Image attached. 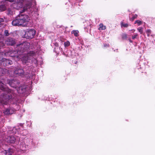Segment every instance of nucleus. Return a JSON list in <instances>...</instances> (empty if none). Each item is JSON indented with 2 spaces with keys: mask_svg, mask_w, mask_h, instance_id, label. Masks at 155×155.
Instances as JSON below:
<instances>
[{
  "mask_svg": "<svg viewBox=\"0 0 155 155\" xmlns=\"http://www.w3.org/2000/svg\"><path fill=\"white\" fill-rule=\"evenodd\" d=\"M28 8L29 5H27L23 8V9L20 11V13L16 18L12 22V24L14 26H25L28 24V15H24L22 13L25 12Z\"/></svg>",
  "mask_w": 155,
  "mask_h": 155,
  "instance_id": "f257e3e1",
  "label": "nucleus"
},
{
  "mask_svg": "<svg viewBox=\"0 0 155 155\" xmlns=\"http://www.w3.org/2000/svg\"><path fill=\"white\" fill-rule=\"evenodd\" d=\"M38 52L37 51H30V59L31 60V63L34 67H36L38 61L36 58L38 56Z\"/></svg>",
  "mask_w": 155,
  "mask_h": 155,
  "instance_id": "f03ea898",
  "label": "nucleus"
},
{
  "mask_svg": "<svg viewBox=\"0 0 155 155\" xmlns=\"http://www.w3.org/2000/svg\"><path fill=\"white\" fill-rule=\"evenodd\" d=\"M12 2L14 3L12 4L11 6L12 8L16 9H19L23 6V3L24 2V0H13Z\"/></svg>",
  "mask_w": 155,
  "mask_h": 155,
  "instance_id": "7ed1b4c3",
  "label": "nucleus"
},
{
  "mask_svg": "<svg viewBox=\"0 0 155 155\" xmlns=\"http://www.w3.org/2000/svg\"><path fill=\"white\" fill-rule=\"evenodd\" d=\"M12 2L14 3L12 4L11 6L12 8L16 9H19L23 6V3L24 2V0H13Z\"/></svg>",
  "mask_w": 155,
  "mask_h": 155,
  "instance_id": "20e7f679",
  "label": "nucleus"
},
{
  "mask_svg": "<svg viewBox=\"0 0 155 155\" xmlns=\"http://www.w3.org/2000/svg\"><path fill=\"white\" fill-rule=\"evenodd\" d=\"M13 1V0H3L2 1L1 5H0V11H3L6 9L8 2H12Z\"/></svg>",
  "mask_w": 155,
  "mask_h": 155,
  "instance_id": "39448f33",
  "label": "nucleus"
},
{
  "mask_svg": "<svg viewBox=\"0 0 155 155\" xmlns=\"http://www.w3.org/2000/svg\"><path fill=\"white\" fill-rule=\"evenodd\" d=\"M15 140V138L13 136H8L6 138L5 140L7 142L13 143Z\"/></svg>",
  "mask_w": 155,
  "mask_h": 155,
  "instance_id": "423d86ee",
  "label": "nucleus"
},
{
  "mask_svg": "<svg viewBox=\"0 0 155 155\" xmlns=\"http://www.w3.org/2000/svg\"><path fill=\"white\" fill-rule=\"evenodd\" d=\"M15 111V110L14 109H6L4 110L3 113L5 114L8 115L13 114Z\"/></svg>",
  "mask_w": 155,
  "mask_h": 155,
  "instance_id": "0eeeda50",
  "label": "nucleus"
},
{
  "mask_svg": "<svg viewBox=\"0 0 155 155\" xmlns=\"http://www.w3.org/2000/svg\"><path fill=\"white\" fill-rule=\"evenodd\" d=\"M6 44L9 45H12L15 43V41L11 38H8L5 42Z\"/></svg>",
  "mask_w": 155,
  "mask_h": 155,
  "instance_id": "6e6552de",
  "label": "nucleus"
},
{
  "mask_svg": "<svg viewBox=\"0 0 155 155\" xmlns=\"http://www.w3.org/2000/svg\"><path fill=\"white\" fill-rule=\"evenodd\" d=\"M36 33V32L35 30L30 29V38H33Z\"/></svg>",
  "mask_w": 155,
  "mask_h": 155,
  "instance_id": "1a4fd4ad",
  "label": "nucleus"
},
{
  "mask_svg": "<svg viewBox=\"0 0 155 155\" xmlns=\"http://www.w3.org/2000/svg\"><path fill=\"white\" fill-rule=\"evenodd\" d=\"M11 98V96L8 93V94H6L5 95H4L3 100H4V99H6V100H8Z\"/></svg>",
  "mask_w": 155,
  "mask_h": 155,
  "instance_id": "9d476101",
  "label": "nucleus"
},
{
  "mask_svg": "<svg viewBox=\"0 0 155 155\" xmlns=\"http://www.w3.org/2000/svg\"><path fill=\"white\" fill-rule=\"evenodd\" d=\"M23 70L21 69H18V71L15 70L14 71V73L15 74L21 75L22 74Z\"/></svg>",
  "mask_w": 155,
  "mask_h": 155,
  "instance_id": "9b49d317",
  "label": "nucleus"
},
{
  "mask_svg": "<svg viewBox=\"0 0 155 155\" xmlns=\"http://www.w3.org/2000/svg\"><path fill=\"white\" fill-rule=\"evenodd\" d=\"M98 29L99 30H104L106 29L105 26L104 25L102 24H100L99 25Z\"/></svg>",
  "mask_w": 155,
  "mask_h": 155,
  "instance_id": "f8f14e48",
  "label": "nucleus"
},
{
  "mask_svg": "<svg viewBox=\"0 0 155 155\" xmlns=\"http://www.w3.org/2000/svg\"><path fill=\"white\" fill-rule=\"evenodd\" d=\"M2 153V155H12L11 151L4 150Z\"/></svg>",
  "mask_w": 155,
  "mask_h": 155,
  "instance_id": "ddd939ff",
  "label": "nucleus"
},
{
  "mask_svg": "<svg viewBox=\"0 0 155 155\" xmlns=\"http://www.w3.org/2000/svg\"><path fill=\"white\" fill-rule=\"evenodd\" d=\"M28 55H27L26 56H23L22 57V60L23 61V62L26 63V62L28 61Z\"/></svg>",
  "mask_w": 155,
  "mask_h": 155,
  "instance_id": "4468645a",
  "label": "nucleus"
},
{
  "mask_svg": "<svg viewBox=\"0 0 155 155\" xmlns=\"http://www.w3.org/2000/svg\"><path fill=\"white\" fill-rule=\"evenodd\" d=\"M79 32L78 30H73L71 31V33L74 34V35L75 36H78V33Z\"/></svg>",
  "mask_w": 155,
  "mask_h": 155,
  "instance_id": "2eb2a0df",
  "label": "nucleus"
},
{
  "mask_svg": "<svg viewBox=\"0 0 155 155\" xmlns=\"http://www.w3.org/2000/svg\"><path fill=\"white\" fill-rule=\"evenodd\" d=\"M5 85L2 83L0 82V88L2 90H4L5 88Z\"/></svg>",
  "mask_w": 155,
  "mask_h": 155,
  "instance_id": "dca6fc26",
  "label": "nucleus"
},
{
  "mask_svg": "<svg viewBox=\"0 0 155 155\" xmlns=\"http://www.w3.org/2000/svg\"><path fill=\"white\" fill-rule=\"evenodd\" d=\"M143 28L141 27H140L137 28V30L140 33V34H142L143 32Z\"/></svg>",
  "mask_w": 155,
  "mask_h": 155,
  "instance_id": "f3484780",
  "label": "nucleus"
},
{
  "mask_svg": "<svg viewBox=\"0 0 155 155\" xmlns=\"http://www.w3.org/2000/svg\"><path fill=\"white\" fill-rule=\"evenodd\" d=\"M28 31H26L25 32V34L24 35L25 38H29V36L28 35Z\"/></svg>",
  "mask_w": 155,
  "mask_h": 155,
  "instance_id": "a211bd4d",
  "label": "nucleus"
},
{
  "mask_svg": "<svg viewBox=\"0 0 155 155\" xmlns=\"http://www.w3.org/2000/svg\"><path fill=\"white\" fill-rule=\"evenodd\" d=\"M135 24L137 23L138 25H140L142 24V21L140 20H137L135 21Z\"/></svg>",
  "mask_w": 155,
  "mask_h": 155,
  "instance_id": "6ab92c4d",
  "label": "nucleus"
},
{
  "mask_svg": "<svg viewBox=\"0 0 155 155\" xmlns=\"http://www.w3.org/2000/svg\"><path fill=\"white\" fill-rule=\"evenodd\" d=\"M121 27H124L127 28L128 26V24H124L123 22L121 23Z\"/></svg>",
  "mask_w": 155,
  "mask_h": 155,
  "instance_id": "aec40b11",
  "label": "nucleus"
},
{
  "mask_svg": "<svg viewBox=\"0 0 155 155\" xmlns=\"http://www.w3.org/2000/svg\"><path fill=\"white\" fill-rule=\"evenodd\" d=\"M70 45V43L68 41H67L64 43V45L65 47H68Z\"/></svg>",
  "mask_w": 155,
  "mask_h": 155,
  "instance_id": "412c9836",
  "label": "nucleus"
},
{
  "mask_svg": "<svg viewBox=\"0 0 155 155\" xmlns=\"http://www.w3.org/2000/svg\"><path fill=\"white\" fill-rule=\"evenodd\" d=\"M127 35L126 34H123L122 35V38L123 39H126L127 38Z\"/></svg>",
  "mask_w": 155,
  "mask_h": 155,
  "instance_id": "4be33fe9",
  "label": "nucleus"
},
{
  "mask_svg": "<svg viewBox=\"0 0 155 155\" xmlns=\"http://www.w3.org/2000/svg\"><path fill=\"white\" fill-rule=\"evenodd\" d=\"M138 36V35L137 33L135 34L133 36H132V39H134L136 38L137 36Z\"/></svg>",
  "mask_w": 155,
  "mask_h": 155,
  "instance_id": "5701e85b",
  "label": "nucleus"
},
{
  "mask_svg": "<svg viewBox=\"0 0 155 155\" xmlns=\"http://www.w3.org/2000/svg\"><path fill=\"white\" fill-rule=\"evenodd\" d=\"M146 32L147 34V35L149 36L151 33V30L150 29L147 30L146 31Z\"/></svg>",
  "mask_w": 155,
  "mask_h": 155,
  "instance_id": "b1692460",
  "label": "nucleus"
},
{
  "mask_svg": "<svg viewBox=\"0 0 155 155\" xmlns=\"http://www.w3.org/2000/svg\"><path fill=\"white\" fill-rule=\"evenodd\" d=\"M137 17V15H134L131 18H130V20L132 21H133L135 18H136Z\"/></svg>",
  "mask_w": 155,
  "mask_h": 155,
  "instance_id": "393cba45",
  "label": "nucleus"
},
{
  "mask_svg": "<svg viewBox=\"0 0 155 155\" xmlns=\"http://www.w3.org/2000/svg\"><path fill=\"white\" fill-rule=\"evenodd\" d=\"M5 34L6 36H8L9 35V34L8 30H6L5 31Z\"/></svg>",
  "mask_w": 155,
  "mask_h": 155,
  "instance_id": "a878e982",
  "label": "nucleus"
},
{
  "mask_svg": "<svg viewBox=\"0 0 155 155\" xmlns=\"http://www.w3.org/2000/svg\"><path fill=\"white\" fill-rule=\"evenodd\" d=\"M7 63H8L10 64H11L12 63V61L10 60H8L7 61Z\"/></svg>",
  "mask_w": 155,
  "mask_h": 155,
  "instance_id": "bb28decb",
  "label": "nucleus"
},
{
  "mask_svg": "<svg viewBox=\"0 0 155 155\" xmlns=\"http://www.w3.org/2000/svg\"><path fill=\"white\" fill-rule=\"evenodd\" d=\"M8 14H11L12 13V11L9 9H8Z\"/></svg>",
  "mask_w": 155,
  "mask_h": 155,
  "instance_id": "cd10ccee",
  "label": "nucleus"
},
{
  "mask_svg": "<svg viewBox=\"0 0 155 155\" xmlns=\"http://www.w3.org/2000/svg\"><path fill=\"white\" fill-rule=\"evenodd\" d=\"M104 47H109V45L108 44H104Z\"/></svg>",
  "mask_w": 155,
  "mask_h": 155,
  "instance_id": "c85d7f7f",
  "label": "nucleus"
},
{
  "mask_svg": "<svg viewBox=\"0 0 155 155\" xmlns=\"http://www.w3.org/2000/svg\"><path fill=\"white\" fill-rule=\"evenodd\" d=\"M35 1L34 0L32 1V3H33V7H34L35 6Z\"/></svg>",
  "mask_w": 155,
  "mask_h": 155,
  "instance_id": "c756f323",
  "label": "nucleus"
},
{
  "mask_svg": "<svg viewBox=\"0 0 155 155\" xmlns=\"http://www.w3.org/2000/svg\"><path fill=\"white\" fill-rule=\"evenodd\" d=\"M132 31V32H134L135 31V30H134V29H132V30H129V31Z\"/></svg>",
  "mask_w": 155,
  "mask_h": 155,
  "instance_id": "7c9ffc66",
  "label": "nucleus"
},
{
  "mask_svg": "<svg viewBox=\"0 0 155 155\" xmlns=\"http://www.w3.org/2000/svg\"><path fill=\"white\" fill-rule=\"evenodd\" d=\"M129 41H130V42H131V43L133 42V41H132V40H131V39H130V38H129Z\"/></svg>",
  "mask_w": 155,
  "mask_h": 155,
  "instance_id": "2f4dec72",
  "label": "nucleus"
},
{
  "mask_svg": "<svg viewBox=\"0 0 155 155\" xmlns=\"http://www.w3.org/2000/svg\"><path fill=\"white\" fill-rule=\"evenodd\" d=\"M29 5H30H30H31V4H30H30H29Z\"/></svg>",
  "mask_w": 155,
  "mask_h": 155,
  "instance_id": "473e14b6",
  "label": "nucleus"
},
{
  "mask_svg": "<svg viewBox=\"0 0 155 155\" xmlns=\"http://www.w3.org/2000/svg\"><path fill=\"white\" fill-rule=\"evenodd\" d=\"M33 78H32V79H33Z\"/></svg>",
  "mask_w": 155,
  "mask_h": 155,
  "instance_id": "72a5a7b5",
  "label": "nucleus"
}]
</instances>
